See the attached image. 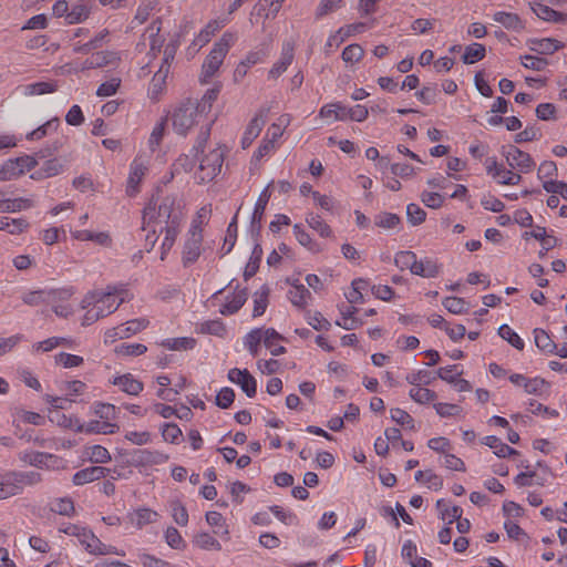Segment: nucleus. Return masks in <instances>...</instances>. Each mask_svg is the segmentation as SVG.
Returning a JSON list of instances; mask_svg holds the SVG:
<instances>
[{
    "instance_id": "obj_1",
    "label": "nucleus",
    "mask_w": 567,
    "mask_h": 567,
    "mask_svg": "<svg viewBox=\"0 0 567 567\" xmlns=\"http://www.w3.org/2000/svg\"><path fill=\"white\" fill-rule=\"evenodd\" d=\"M181 202L175 195L163 197L157 205L150 202L143 210V230L147 231L146 245L148 250L155 246L157 240V228L164 226L181 225L183 219Z\"/></svg>"
},
{
    "instance_id": "obj_2",
    "label": "nucleus",
    "mask_w": 567,
    "mask_h": 567,
    "mask_svg": "<svg viewBox=\"0 0 567 567\" xmlns=\"http://www.w3.org/2000/svg\"><path fill=\"white\" fill-rule=\"evenodd\" d=\"M212 125L213 121L200 128L195 144L189 151L190 156L199 162L198 172L196 174L199 183H209L220 174L227 152L226 147L220 144L210 148L207 153L205 152L209 141Z\"/></svg>"
},
{
    "instance_id": "obj_3",
    "label": "nucleus",
    "mask_w": 567,
    "mask_h": 567,
    "mask_svg": "<svg viewBox=\"0 0 567 567\" xmlns=\"http://www.w3.org/2000/svg\"><path fill=\"white\" fill-rule=\"evenodd\" d=\"M132 298L133 293L125 285L107 286L105 290H95L86 293L81 301V307L89 308L94 306L100 311V315L106 317Z\"/></svg>"
},
{
    "instance_id": "obj_4",
    "label": "nucleus",
    "mask_w": 567,
    "mask_h": 567,
    "mask_svg": "<svg viewBox=\"0 0 567 567\" xmlns=\"http://www.w3.org/2000/svg\"><path fill=\"white\" fill-rule=\"evenodd\" d=\"M237 34L231 31L225 32L221 38L214 44L209 54L202 65L200 81L207 83L223 64L229 49L235 44Z\"/></svg>"
},
{
    "instance_id": "obj_5",
    "label": "nucleus",
    "mask_w": 567,
    "mask_h": 567,
    "mask_svg": "<svg viewBox=\"0 0 567 567\" xmlns=\"http://www.w3.org/2000/svg\"><path fill=\"white\" fill-rule=\"evenodd\" d=\"M64 534L69 536L76 537L79 543L85 548V550L91 555H118L124 556V551L117 550L116 547L112 545H106L102 543L91 529L70 524L64 528L60 529Z\"/></svg>"
},
{
    "instance_id": "obj_6",
    "label": "nucleus",
    "mask_w": 567,
    "mask_h": 567,
    "mask_svg": "<svg viewBox=\"0 0 567 567\" xmlns=\"http://www.w3.org/2000/svg\"><path fill=\"white\" fill-rule=\"evenodd\" d=\"M203 117L204 115L198 111V106L194 105L193 100L183 101L172 112L173 130L176 134L186 136Z\"/></svg>"
},
{
    "instance_id": "obj_7",
    "label": "nucleus",
    "mask_w": 567,
    "mask_h": 567,
    "mask_svg": "<svg viewBox=\"0 0 567 567\" xmlns=\"http://www.w3.org/2000/svg\"><path fill=\"white\" fill-rule=\"evenodd\" d=\"M203 229L199 228L197 220H193L186 235L182 250V264L189 267L195 264L202 254Z\"/></svg>"
},
{
    "instance_id": "obj_8",
    "label": "nucleus",
    "mask_w": 567,
    "mask_h": 567,
    "mask_svg": "<svg viewBox=\"0 0 567 567\" xmlns=\"http://www.w3.org/2000/svg\"><path fill=\"white\" fill-rule=\"evenodd\" d=\"M147 324L148 320L144 318L128 320L123 324L106 330L104 333V343H114L117 340L130 338L144 330Z\"/></svg>"
},
{
    "instance_id": "obj_9",
    "label": "nucleus",
    "mask_w": 567,
    "mask_h": 567,
    "mask_svg": "<svg viewBox=\"0 0 567 567\" xmlns=\"http://www.w3.org/2000/svg\"><path fill=\"white\" fill-rule=\"evenodd\" d=\"M485 167L487 174L502 185H517L522 181V176L519 174L505 168L503 165L498 164L494 157L486 158Z\"/></svg>"
},
{
    "instance_id": "obj_10",
    "label": "nucleus",
    "mask_w": 567,
    "mask_h": 567,
    "mask_svg": "<svg viewBox=\"0 0 567 567\" xmlns=\"http://www.w3.org/2000/svg\"><path fill=\"white\" fill-rule=\"evenodd\" d=\"M367 29V24L364 22L351 23L344 27H341L338 31L330 34L326 44L324 50L327 53L332 52L336 48H338L341 43H343L348 38L361 33Z\"/></svg>"
},
{
    "instance_id": "obj_11",
    "label": "nucleus",
    "mask_w": 567,
    "mask_h": 567,
    "mask_svg": "<svg viewBox=\"0 0 567 567\" xmlns=\"http://www.w3.org/2000/svg\"><path fill=\"white\" fill-rule=\"evenodd\" d=\"M504 156L506 158L507 164L522 173L530 172L535 162L528 153L523 152L516 146H509L506 152H504Z\"/></svg>"
},
{
    "instance_id": "obj_12",
    "label": "nucleus",
    "mask_w": 567,
    "mask_h": 567,
    "mask_svg": "<svg viewBox=\"0 0 567 567\" xmlns=\"http://www.w3.org/2000/svg\"><path fill=\"white\" fill-rule=\"evenodd\" d=\"M8 473L14 496L21 494L25 486H34L42 482V475L39 472L8 471Z\"/></svg>"
},
{
    "instance_id": "obj_13",
    "label": "nucleus",
    "mask_w": 567,
    "mask_h": 567,
    "mask_svg": "<svg viewBox=\"0 0 567 567\" xmlns=\"http://www.w3.org/2000/svg\"><path fill=\"white\" fill-rule=\"evenodd\" d=\"M228 380L241 388L248 398H254L257 393L256 379L247 369L233 368L228 371Z\"/></svg>"
},
{
    "instance_id": "obj_14",
    "label": "nucleus",
    "mask_w": 567,
    "mask_h": 567,
    "mask_svg": "<svg viewBox=\"0 0 567 567\" xmlns=\"http://www.w3.org/2000/svg\"><path fill=\"white\" fill-rule=\"evenodd\" d=\"M168 456L159 451L147 449L136 450L132 453L131 463L135 467H148L164 464Z\"/></svg>"
},
{
    "instance_id": "obj_15",
    "label": "nucleus",
    "mask_w": 567,
    "mask_h": 567,
    "mask_svg": "<svg viewBox=\"0 0 567 567\" xmlns=\"http://www.w3.org/2000/svg\"><path fill=\"white\" fill-rule=\"evenodd\" d=\"M270 185L271 184L267 185L261 190V193L259 194V197L257 198V202L255 204L254 212L251 215V220H250V233H251L252 237H257L260 233L261 221H262V218L265 215V210H266L267 204L271 196L270 190H269Z\"/></svg>"
},
{
    "instance_id": "obj_16",
    "label": "nucleus",
    "mask_w": 567,
    "mask_h": 567,
    "mask_svg": "<svg viewBox=\"0 0 567 567\" xmlns=\"http://www.w3.org/2000/svg\"><path fill=\"white\" fill-rule=\"evenodd\" d=\"M147 165L141 157H135L130 165V174L127 178L126 194L131 197L138 192V185L147 172Z\"/></svg>"
},
{
    "instance_id": "obj_17",
    "label": "nucleus",
    "mask_w": 567,
    "mask_h": 567,
    "mask_svg": "<svg viewBox=\"0 0 567 567\" xmlns=\"http://www.w3.org/2000/svg\"><path fill=\"white\" fill-rule=\"evenodd\" d=\"M291 288L287 292L289 301L298 309L307 308L312 301V295L309 289L299 282V280H288Z\"/></svg>"
},
{
    "instance_id": "obj_18",
    "label": "nucleus",
    "mask_w": 567,
    "mask_h": 567,
    "mask_svg": "<svg viewBox=\"0 0 567 567\" xmlns=\"http://www.w3.org/2000/svg\"><path fill=\"white\" fill-rule=\"evenodd\" d=\"M267 112V110H260L248 123L241 137V145L244 148L250 146L255 138L260 134L266 123Z\"/></svg>"
},
{
    "instance_id": "obj_19",
    "label": "nucleus",
    "mask_w": 567,
    "mask_h": 567,
    "mask_svg": "<svg viewBox=\"0 0 567 567\" xmlns=\"http://www.w3.org/2000/svg\"><path fill=\"white\" fill-rule=\"evenodd\" d=\"M158 517L159 515L157 512L147 507H142L133 512H130L126 516V519L137 529H142L146 525L156 523L158 520Z\"/></svg>"
},
{
    "instance_id": "obj_20",
    "label": "nucleus",
    "mask_w": 567,
    "mask_h": 567,
    "mask_svg": "<svg viewBox=\"0 0 567 567\" xmlns=\"http://www.w3.org/2000/svg\"><path fill=\"white\" fill-rule=\"evenodd\" d=\"M109 472V468L102 466L85 467L73 475L72 482L76 486L84 485L104 478Z\"/></svg>"
},
{
    "instance_id": "obj_21",
    "label": "nucleus",
    "mask_w": 567,
    "mask_h": 567,
    "mask_svg": "<svg viewBox=\"0 0 567 567\" xmlns=\"http://www.w3.org/2000/svg\"><path fill=\"white\" fill-rule=\"evenodd\" d=\"M247 297V289H238L234 291L226 297L225 302L219 308V312L224 316L236 313L245 305Z\"/></svg>"
},
{
    "instance_id": "obj_22",
    "label": "nucleus",
    "mask_w": 567,
    "mask_h": 567,
    "mask_svg": "<svg viewBox=\"0 0 567 567\" xmlns=\"http://www.w3.org/2000/svg\"><path fill=\"white\" fill-rule=\"evenodd\" d=\"M492 19L508 31L520 32L525 29L524 21L514 12L496 11L492 14Z\"/></svg>"
},
{
    "instance_id": "obj_23",
    "label": "nucleus",
    "mask_w": 567,
    "mask_h": 567,
    "mask_svg": "<svg viewBox=\"0 0 567 567\" xmlns=\"http://www.w3.org/2000/svg\"><path fill=\"white\" fill-rule=\"evenodd\" d=\"M441 271V265L433 258L425 257L423 259H415L412 275L420 276L422 278H435Z\"/></svg>"
},
{
    "instance_id": "obj_24",
    "label": "nucleus",
    "mask_w": 567,
    "mask_h": 567,
    "mask_svg": "<svg viewBox=\"0 0 567 567\" xmlns=\"http://www.w3.org/2000/svg\"><path fill=\"white\" fill-rule=\"evenodd\" d=\"M293 60V45L287 42L282 47L281 56L272 68L269 70V78L277 79L280 76L291 64Z\"/></svg>"
},
{
    "instance_id": "obj_25",
    "label": "nucleus",
    "mask_w": 567,
    "mask_h": 567,
    "mask_svg": "<svg viewBox=\"0 0 567 567\" xmlns=\"http://www.w3.org/2000/svg\"><path fill=\"white\" fill-rule=\"evenodd\" d=\"M64 171V164L58 158L45 161L42 166L31 174V178L35 181L49 178L61 174Z\"/></svg>"
},
{
    "instance_id": "obj_26",
    "label": "nucleus",
    "mask_w": 567,
    "mask_h": 567,
    "mask_svg": "<svg viewBox=\"0 0 567 567\" xmlns=\"http://www.w3.org/2000/svg\"><path fill=\"white\" fill-rule=\"evenodd\" d=\"M113 383L130 395H138L144 389L143 383L131 373L115 378Z\"/></svg>"
},
{
    "instance_id": "obj_27",
    "label": "nucleus",
    "mask_w": 567,
    "mask_h": 567,
    "mask_svg": "<svg viewBox=\"0 0 567 567\" xmlns=\"http://www.w3.org/2000/svg\"><path fill=\"white\" fill-rule=\"evenodd\" d=\"M181 225L158 227L157 233L165 234L161 244V259L164 260L174 246Z\"/></svg>"
},
{
    "instance_id": "obj_28",
    "label": "nucleus",
    "mask_w": 567,
    "mask_h": 567,
    "mask_svg": "<svg viewBox=\"0 0 567 567\" xmlns=\"http://www.w3.org/2000/svg\"><path fill=\"white\" fill-rule=\"evenodd\" d=\"M34 206V200L27 197L2 198L0 203L1 213H19Z\"/></svg>"
},
{
    "instance_id": "obj_29",
    "label": "nucleus",
    "mask_w": 567,
    "mask_h": 567,
    "mask_svg": "<svg viewBox=\"0 0 567 567\" xmlns=\"http://www.w3.org/2000/svg\"><path fill=\"white\" fill-rule=\"evenodd\" d=\"M266 339V328H256L250 330L243 339L244 347L248 350V352L256 357L259 351V346L261 342H265Z\"/></svg>"
},
{
    "instance_id": "obj_30",
    "label": "nucleus",
    "mask_w": 567,
    "mask_h": 567,
    "mask_svg": "<svg viewBox=\"0 0 567 567\" xmlns=\"http://www.w3.org/2000/svg\"><path fill=\"white\" fill-rule=\"evenodd\" d=\"M50 422L64 429H73L76 432H83V425L80 424L78 419L66 415L58 410H50L48 415Z\"/></svg>"
},
{
    "instance_id": "obj_31",
    "label": "nucleus",
    "mask_w": 567,
    "mask_h": 567,
    "mask_svg": "<svg viewBox=\"0 0 567 567\" xmlns=\"http://www.w3.org/2000/svg\"><path fill=\"white\" fill-rule=\"evenodd\" d=\"M348 107L340 102L323 105L319 111V116L333 121H347Z\"/></svg>"
},
{
    "instance_id": "obj_32",
    "label": "nucleus",
    "mask_w": 567,
    "mask_h": 567,
    "mask_svg": "<svg viewBox=\"0 0 567 567\" xmlns=\"http://www.w3.org/2000/svg\"><path fill=\"white\" fill-rule=\"evenodd\" d=\"M482 443L487 445L488 447H491L494 451V454L498 457H507L511 455L518 454V452L516 450H514L509 445L503 443L501 439H498L494 435L485 436L482 440Z\"/></svg>"
},
{
    "instance_id": "obj_33",
    "label": "nucleus",
    "mask_w": 567,
    "mask_h": 567,
    "mask_svg": "<svg viewBox=\"0 0 567 567\" xmlns=\"http://www.w3.org/2000/svg\"><path fill=\"white\" fill-rule=\"evenodd\" d=\"M281 340H284V337L274 328H266V339L264 344L267 349H269L274 357L284 354L286 352V348L279 344Z\"/></svg>"
},
{
    "instance_id": "obj_34",
    "label": "nucleus",
    "mask_w": 567,
    "mask_h": 567,
    "mask_svg": "<svg viewBox=\"0 0 567 567\" xmlns=\"http://www.w3.org/2000/svg\"><path fill=\"white\" fill-rule=\"evenodd\" d=\"M91 410L94 415L104 422H111L112 420H115L118 413V409L115 405L104 402H94L91 405Z\"/></svg>"
},
{
    "instance_id": "obj_35",
    "label": "nucleus",
    "mask_w": 567,
    "mask_h": 567,
    "mask_svg": "<svg viewBox=\"0 0 567 567\" xmlns=\"http://www.w3.org/2000/svg\"><path fill=\"white\" fill-rule=\"evenodd\" d=\"M534 340L536 347L544 353L554 354L556 352L557 346L545 330L536 328L534 330Z\"/></svg>"
},
{
    "instance_id": "obj_36",
    "label": "nucleus",
    "mask_w": 567,
    "mask_h": 567,
    "mask_svg": "<svg viewBox=\"0 0 567 567\" xmlns=\"http://www.w3.org/2000/svg\"><path fill=\"white\" fill-rule=\"evenodd\" d=\"M58 90L55 82H35L23 86V94L27 96L43 95L53 93Z\"/></svg>"
},
{
    "instance_id": "obj_37",
    "label": "nucleus",
    "mask_w": 567,
    "mask_h": 567,
    "mask_svg": "<svg viewBox=\"0 0 567 567\" xmlns=\"http://www.w3.org/2000/svg\"><path fill=\"white\" fill-rule=\"evenodd\" d=\"M560 48V42L550 38L535 39L532 41L530 47V49L538 54H553Z\"/></svg>"
},
{
    "instance_id": "obj_38",
    "label": "nucleus",
    "mask_w": 567,
    "mask_h": 567,
    "mask_svg": "<svg viewBox=\"0 0 567 567\" xmlns=\"http://www.w3.org/2000/svg\"><path fill=\"white\" fill-rule=\"evenodd\" d=\"M120 430V426L113 422H104L103 420L90 421L83 431L86 433L96 434H114Z\"/></svg>"
},
{
    "instance_id": "obj_39",
    "label": "nucleus",
    "mask_w": 567,
    "mask_h": 567,
    "mask_svg": "<svg viewBox=\"0 0 567 567\" xmlns=\"http://www.w3.org/2000/svg\"><path fill=\"white\" fill-rule=\"evenodd\" d=\"M374 225L385 230H392L401 226V218L396 214L381 212L374 216Z\"/></svg>"
},
{
    "instance_id": "obj_40",
    "label": "nucleus",
    "mask_w": 567,
    "mask_h": 567,
    "mask_svg": "<svg viewBox=\"0 0 567 567\" xmlns=\"http://www.w3.org/2000/svg\"><path fill=\"white\" fill-rule=\"evenodd\" d=\"M229 21L228 17L209 21L198 34L197 41L202 44L207 43L215 32L225 27Z\"/></svg>"
},
{
    "instance_id": "obj_41",
    "label": "nucleus",
    "mask_w": 567,
    "mask_h": 567,
    "mask_svg": "<svg viewBox=\"0 0 567 567\" xmlns=\"http://www.w3.org/2000/svg\"><path fill=\"white\" fill-rule=\"evenodd\" d=\"M161 32V22L154 21L147 29L146 33L148 34L150 39V49L151 52L156 55L158 52H161V49L164 44V38L159 35Z\"/></svg>"
},
{
    "instance_id": "obj_42",
    "label": "nucleus",
    "mask_w": 567,
    "mask_h": 567,
    "mask_svg": "<svg viewBox=\"0 0 567 567\" xmlns=\"http://www.w3.org/2000/svg\"><path fill=\"white\" fill-rule=\"evenodd\" d=\"M306 221L309 227L317 231L321 237L328 238L332 236L330 226L319 215L310 213L307 215Z\"/></svg>"
},
{
    "instance_id": "obj_43",
    "label": "nucleus",
    "mask_w": 567,
    "mask_h": 567,
    "mask_svg": "<svg viewBox=\"0 0 567 567\" xmlns=\"http://www.w3.org/2000/svg\"><path fill=\"white\" fill-rule=\"evenodd\" d=\"M91 13V9L85 3H78L72 6L69 14H66L68 24H76L85 21Z\"/></svg>"
},
{
    "instance_id": "obj_44",
    "label": "nucleus",
    "mask_w": 567,
    "mask_h": 567,
    "mask_svg": "<svg viewBox=\"0 0 567 567\" xmlns=\"http://www.w3.org/2000/svg\"><path fill=\"white\" fill-rule=\"evenodd\" d=\"M196 344L195 339L188 337L168 338L161 342V346L168 350H189Z\"/></svg>"
},
{
    "instance_id": "obj_45",
    "label": "nucleus",
    "mask_w": 567,
    "mask_h": 567,
    "mask_svg": "<svg viewBox=\"0 0 567 567\" xmlns=\"http://www.w3.org/2000/svg\"><path fill=\"white\" fill-rule=\"evenodd\" d=\"M486 49L481 43H472L465 48L464 54H463V62L466 64H473L475 62H478L485 58Z\"/></svg>"
},
{
    "instance_id": "obj_46",
    "label": "nucleus",
    "mask_w": 567,
    "mask_h": 567,
    "mask_svg": "<svg viewBox=\"0 0 567 567\" xmlns=\"http://www.w3.org/2000/svg\"><path fill=\"white\" fill-rule=\"evenodd\" d=\"M436 507L440 512V516L443 520H447L452 524L456 518H460L463 514V509L458 506L449 507L444 499L436 502Z\"/></svg>"
},
{
    "instance_id": "obj_47",
    "label": "nucleus",
    "mask_w": 567,
    "mask_h": 567,
    "mask_svg": "<svg viewBox=\"0 0 567 567\" xmlns=\"http://www.w3.org/2000/svg\"><path fill=\"white\" fill-rule=\"evenodd\" d=\"M219 90L218 89H209L205 92L203 97L197 101L193 100L194 105L198 106V111L205 116L207 115L213 106V103L217 100Z\"/></svg>"
},
{
    "instance_id": "obj_48",
    "label": "nucleus",
    "mask_w": 567,
    "mask_h": 567,
    "mask_svg": "<svg viewBox=\"0 0 567 567\" xmlns=\"http://www.w3.org/2000/svg\"><path fill=\"white\" fill-rule=\"evenodd\" d=\"M436 379L435 375H433L427 370H417L409 373L405 378L408 383L414 385V386H421V385H430L433 383V381Z\"/></svg>"
},
{
    "instance_id": "obj_49",
    "label": "nucleus",
    "mask_w": 567,
    "mask_h": 567,
    "mask_svg": "<svg viewBox=\"0 0 567 567\" xmlns=\"http://www.w3.org/2000/svg\"><path fill=\"white\" fill-rule=\"evenodd\" d=\"M548 382L539 377L528 378V381L524 386L525 393L538 396L544 395L548 391Z\"/></svg>"
},
{
    "instance_id": "obj_50",
    "label": "nucleus",
    "mask_w": 567,
    "mask_h": 567,
    "mask_svg": "<svg viewBox=\"0 0 567 567\" xmlns=\"http://www.w3.org/2000/svg\"><path fill=\"white\" fill-rule=\"evenodd\" d=\"M19 164L10 158L0 166V181L8 182L18 178L22 175L21 168H18Z\"/></svg>"
},
{
    "instance_id": "obj_51",
    "label": "nucleus",
    "mask_w": 567,
    "mask_h": 567,
    "mask_svg": "<svg viewBox=\"0 0 567 567\" xmlns=\"http://www.w3.org/2000/svg\"><path fill=\"white\" fill-rule=\"evenodd\" d=\"M114 351L120 357H137L145 353L147 347L143 343H121Z\"/></svg>"
},
{
    "instance_id": "obj_52",
    "label": "nucleus",
    "mask_w": 567,
    "mask_h": 567,
    "mask_svg": "<svg viewBox=\"0 0 567 567\" xmlns=\"http://www.w3.org/2000/svg\"><path fill=\"white\" fill-rule=\"evenodd\" d=\"M85 453L92 463L104 464L111 461L110 452L102 445L89 446Z\"/></svg>"
},
{
    "instance_id": "obj_53",
    "label": "nucleus",
    "mask_w": 567,
    "mask_h": 567,
    "mask_svg": "<svg viewBox=\"0 0 567 567\" xmlns=\"http://www.w3.org/2000/svg\"><path fill=\"white\" fill-rule=\"evenodd\" d=\"M498 334L502 339L506 340L509 344H512L517 350L524 349V346H525L524 341L508 324H502L498 328Z\"/></svg>"
},
{
    "instance_id": "obj_54",
    "label": "nucleus",
    "mask_w": 567,
    "mask_h": 567,
    "mask_svg": "<svg viewBox=\"0 0 567 567\" xmlns=\"http://www.w3.org/2000/svg\"><path fill=\"white\" fill-rule=\"evenodd\" d=\"M409 395L413 401L420 404L432 402L437 398L434 391L421 386H413L410 390Z\"/></svg>"
},
{
    "instance_id": "obj_55",
    "label": "nucleus",
    "mask_w": 567,
    "mask_h": 567,
    "mask_svg": "<svg viewBox=\"0 0 567 567\" xmlns=\"http://www.w3.org/2000/svg\"><path fill=\"white\" fill-rule=\"evenodd\" d=\"M415 259L416 254L414 251L402 250L395 254L394 265L401 270L409 269L410 271H412Z\"/></svg>"
},
{
    "instance_id": "obj_56",
    "label": "nucleus",
    "mask_w": 567,
    "mask_h": 567,
    "mask_svg": "<svg viewBox=\"0 0 567 567\" xmlns=\"http://www.w3.org/2000/svg\"><path fill=\"white\" fill-rule=\"evenodd\" d=\"M198 331L200 333L223 337L226 333V328L221 320H208L199 324Z\"/></svg>"
},
{
    "instance_id": "obj_57",
    "label": "nucleus",
    "mask_w": 567,
    "mask_h": 567,
    "mask_svg": "<svg viewBox=\"0 0 567 567\" xmlns=\"http://www.w3.org/2000/svg\"><path fill=\"white\" fill-rule=\"evenodd\" d=\"M268 293L269 289L267 287H262L259 291H257L254 296V317H260L265 313L268 306Z\"/></svg>"
},
{
    "instance_id": "obj_58",
    "label": "nucleus",
    "mask_w": 567,
    "mask_h": 567,
    "mask_svg": "<svg viewBox=\"0 0 567 567\" xmlns=\"http://www.w3.org/2000/svg\"><path fill=\"white\" fill-rule=\"evenodd\" d=\"M19 458L25 464L43 468L44 460L48 458V456L47 453L43 452L24 451L19 454Z\"/></svg>"
},
{
    "instance_id": "obj_59",
    "label": "nucleus",
    "mask_w": 567,
    "mask_h": 567,
    "mask_svg": "<svg viewBox=\"0 0 567 567\" xmlns=\"http://www.w3.org/2000/svg\"><path fill=\"white\" fill-rule=\"evenodd\" d=\"M206 522L212 527H216L215 534L219 536H227L228 529L225 527V520L220 513L212 511L206 513Z\"/></svg>"
},
{
    "instance_id": "obj_60",
    "label": "nucleus",
    "mask_w": 567,
    "mask_h": 567,
    "mask_svg": "<svg viewBox=\"0 0 567 567\" xmlns=\"http://www.w3.org/2000/svg\"><path fill=\"white\" fill-rule=\"evenodd\" d=\"M51 292L45 290H33L28 291L22 295V301L28 306H39L41 303L48 302Z\"/></svg>"
},
{
    "instance_id": "obj_61",
    "label": "nucleus",
    "mask_w": 567,
    "mask_h": 567,
    "mask_svg": "<svg viewBox=\"0 0 567 567\" xmlns=\"http://www.w3.org/2000/svg\"><path fill=\"white\" fill-rule=\"evenodd\" d=\"M165 126L166 118L161 120L154 125L148 138V146L152 152L156 151V148L159 146L165 134Z\"/></svg>"
},
{
    "instance_id": "obj_62",
    "label": "nucleus",
    "mask_w": 567,
    "mask_h": 567,
    "mask_svg": "<svg viewBox=\"0 0 567 567\" xmlns=\"http://www.w3.org/2000/svg\"><path fill=\"white\" fill-rule=\"evenodd\" d=\"M172 517L179 526H186L188 523V513L179 501H172L169 504Z\"/></svg>"
},
{
    "instance_id": "obj_63",
    "label": "nucleus",
    "mask_w": 567,
    "mask_h": 567,
    "mask_svg": "<svg viewBox=\"0 0 567 567\" xmlns=\"http://www.w3.org/2000/svg\"><path fill=\"white\" fill-rule=\"evenodd\" d=\"M306 320L317 331H327L331 327V323L319 311H308L306 313Z\"/></svg>"
},
{
    "instance_id": "obj_64",
    "label": "nucleus",
    "mask_w": 567,
    "mask_h": 567,
    "mask_svg": "<svg viewBox=\"0 0 567 567\" xmlns=\"http://www.w3.org/2000/svg\"><path fill=\"white\" fill-rule=\"evenodd\" d=\"M406 217L412 226H417L425 220L426 213L417 204L411 203L406 206Z\"/></svg>"
}]
</instances>
